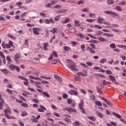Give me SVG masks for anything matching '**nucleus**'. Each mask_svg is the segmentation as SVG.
Wrapping results in <instances>:
<instances>
[{
  "label": "nucleus",
  "instance_id": "obj_1",
  "mask_svg": "<svg viewBox=\"0 0 126 126\" xmlns=\"http://www.w3.org/2000/svg\"><path fill=\"white\" fill-rule=\"evenodd\" d=\"M4 113L5 117L8 120H15V117L8 115V114L11 115V110L10 109H5Z\"/></svg>",
  "mask_w": 126,
  "mask_h": 126
},
{
  "label": "nucleus",
  "instance_id": "obj_2",
  "mask_svg": "<svg viewBox=\"0 0 126 126\" xmlns=\"http://www.w3.org/2000/svg\"><path fill=\"white\" fill-rule=\"evenodd\" d=\"M67 67L72 70V71H78V69L76 68V65L75 64H70L67 65Z\"/></svg>",
  "mask_w": 126,
  "mask_h": 126
},
{
  "label": "nucleus",
  "instance_id": "obj_3",
  "mask_svg": "<svg viewBox=\"0 0 126 126\" xmlns=\"http://www.w3.org/2000/svg\"><path fill=\"white\" fill-rule=\"evenodd\" d=\"M83 105H84V102L83 101V100H81L80 103L79 104V108L80 110H81V111L82 112V113L85 115L86 112H85V109H83Z\"/></svg>",
  "mask_w": 126,
  "mask_h": 126
},
{
  "label": "nucleus",
  "instance_id": "obj_4",
  "mask_svg": "<svg viewBox=\"0 0 126 126\" xmlns=\"http://www.w3.org/2000/svg\"><path fill=\"white\" fill-rule=\"evenodd\" d=\"M112 114L116 117V118H118V119H120L122 123H124V124H126V121L125 120V119L123 118V117H122V116H121L119 114L115 112H112Z\"/></svg>",
  "mask_w": 126,
  "mask_h": 126
},
{
  "label": "nucleus",
  "instance_id": "obj_5",
  "mask_svg": "<svg viewBox=\"0 0 126 126\" xmlns=\"http://www.w3.org/2000/svg\"><path fill=\"white\" fill-rule=\"evenodd\" d=\"M42 31V30L38 28H33L32 29V32L35 35H40V32Z\"/></svg>",
  "mask_w": 126,
  "mask_h": 126
},
{
  "label": "nucleus",
  "instance_id": "obj_6",
  "mask_svg": "<svg viewBox=\"0 0 126 126\" xmlns=\"http://www.w3.org/2000/svg\"><path fill=\"white\" fill-rule=\"evenodd\" d=\"M105 14H109L110 15H114V16H119V14L117 12H113L111 11H105L104 12Z\"/></svg>",
  "mask_w": 126,
  "mask_h": 126
},
{
  "label": "nucleus",
  "instance_id": "obj_7",
  "mask_svg": "<svg viewBox=\"0 0 126 126\" xmlns=\"http://www.w3.org/2000/svg\"><path fill=\"white\" fill-rule=\"evenodd\" d=\"M63 112H64V111H67V112H69V113L76 112V109H72L70 107H66L65 108L63 109Z\"/></svg>",
  "mask_w": 126,
  "mask_h": 126
},
{
  "label": "nucleus",
  "instance_id": "obj_8",
  "mask_svg": "<svg viewBox=\"0 0 126 126\" xmlns=\"http://www.w3.org/2000/svg\"><path fill=\"white\" fill-rule=\"evenodd\" d=\"M47 110V108L46 107L43 106L42 105H40V108H38L37 109L38 112L39 113H44L45 111Z\"/></svg>",
  "mask_w": 126,
  "mask_h": 126
},
{
  "label": "nucleus",
  "instance_id": "obj_9",
  "mask_svg": "<svg viewBox=\"0 0 126 126\" xmlns=\"http://www.w3.org/2000/svg\"><path fill=\"white\" fill-rule=\"evenodd\" d=\"M109 78L110 80H111L112 82H113V83H114L115 84H117V85H119L118 83L116 82V78L115 77V76H112V75H110L109 76Z\"/></svg>",
  "mask_w": 126,
  "mask_h": 126
},
{
  "label": "nucleus",
  "instance_id": "obj_10",
  "mask_svg": "<svg viewBox=\"0 0 126 126\" xmlns=\"http://www.w3.org/2000/svg\"><path fill=\"white\" fill-rule=\"evenodd\" d=\"M77 74L78 76H80V75H81L82 76L85 77V76H87V71H85L84 73H82V72H77Z\"/></svg>",
  "mask_w": 126,
  "mask_h": 126
},
{
  "label": "nucleus",
  "instance_id": "obj_11",
  "mask_svg": "<svg viewBox=\"0 0 126 126\" xmlns=\"http://www.w3.org/2000/svg\"><path fill=\"white\" fill-rule=\"evenodd\" d=\"M68 93H69V94L71 95H75V96H77V95H78V93H77V92L73 90L69 91Z\"/></svg>",
  "mask_w": 126,
  "mask_h": 126
},
{
  "label": "nucleus",
  "instance_id": "obj_12",
  "mask_svg": "<svg viewBox=\"0 0 126 126\" xmlns=\"http://www.w3.org/2000/svg\"><path fill=\"white\" fill-rule=\"evenodd\" d=\"M53 55L56 58H58V53L56 51H53L52 54H51L50 57L48 58V60H52L53 59Z\"/></svg>",
  "mask_w": 126,
  "mask_h": 126
},
{
  "label": "nucleus",
  "instance_id": "obj_13",
  "mask_svg": "<svg viewBox=\"0 0 126 126\" xmlns=\"http://www.w3.org/2000/svg\"><path fill=\"white\" fill-rule=\"evenodd\" d=\"M68 22H70V18H66L64 21L62 22L63 24H66V23H68Z\"/></svg>",
  "mask_w": 126,
  "mask_h": 126
},
{
  "label": "nucleus",
  "instance_id": "obj_14",
  "mask_svg": "<svg viewBox=\"0 0 126 126\" xmlns=\"http://www.w3.org/2000/svg\"><path fill=\"white\" fill-rule=\"evenodd\" d=\"M43 50L44 51H48V47H49V44L47 43H43Z\"/></svg>",
  "mask_w": 126,
  "mask_h": 126
},
{
  "label": "nucleus",
  "instance_id": "obj_15",
  "mask_svg": "<svg viewBox=\"0 0 126 126\" xmlns=\"http://www.w3.org/2000/svg\"><path fill=\"white\" fill-rule=\"evenodd\" d=\"M88 51L90 52L91 54H95V51L93 50V48H91L90 47H88L87 48Z\"/></svg>",
  "mask_w": 126,
  "mask_h": 126
},
{
  "label": "nucleus",
  "instance_id": "obj_16",
  "mask_svg": "<svg viewBox=\"0 0 126 126\" xmlns=\"http://www.w3.org/2000/svg\"><path fill=\"white\" fill-rule=\"evenodd\" d=\"M90 99L91 100V101H93L94 102L96 101V97L94 94H92L91 95H90Z\"/></svg>",
  "mask_w": 126,
  "mask_h": 126
},
{
  "label": "nucleus",
  "instance_id": "obj_17",
  "mask_svg": "<svg viewBox=\"0 0 126 126\" xmlns=\"http://www.w3.org/2000/svg\"><path fill=\"white\" fill-rule=\"evenodd\" d=\"M29 77H30L31 79H34V80H41L40 78L36 77L33 76H29Z\"/></svg>",
  "mask_w": 126,
  "mask_h": 126
},
{
  "label": "nucleus",
  "instance_id": "obj_18",
  "mask_svg": "<svg viewBox=\"0 0 126 126\" xmlns=\"http://www.w3.org/2000/svg\"><path fill=\"white\" fill-rule=\"evenodd\" d=\"M54 78L57 79V80H58V81H60V82H62V78L59 76L58 75H54Z\"/></svg>",
  "mask_w": 126,
  "mask_h": 126
},
{
  "label": "nucleus",
  "instance_id": "obj_19",
  "mask_svg": "<svg viewBox=\"0 0 126 126\" xmlns=\"http://www.w3.org/2000/svg\"><path fill=\"white\" fill-rule=\"evenodd\" d=\"M95 114H96V115L99 117V118H100L101 119H103V114H102V113L99 111H96Z\"/></svg>",
  "mask_w": 126,
  "mask_h": 126
},
{
  "label": "nucleus",
  "instance_id": "obj_20",
  "mask_svg": "<svg viewBox=\"0 0 126 126\" xmlns=\"http://www.w3.org/2000/svg\"><path fill=\"white\" fill-rule=\"evenodd\" d=\"M104 19L103 18H102L101 17H98L97 19V22L98 23H100V24H102L103 23V21H104Z\"/></svg>",
  "mask_w": 126,
  "mask_h": 126
},
{
  "label": "nucleus",
  "instance_id": "obj_21",
  "mask_svg": "<svg viewBox=\"0 0 126 126\" xmlns=\"http://www.w3.org/2000/svg\"><path fill=\"white\" fill-rule=\"evenodd\" d=\"M18 59H20V55L16 54L15 55L14 61H15L16 62H18Z\"/></svg>",
  "mask_w": 126,
  "mask_h": 126
},
{
  "label": "nucleus",
  "instance_id": "obj_22",
  "mask_svg": "<svg viewBox=\"0 0 126 126\" xmlns=\"http://www.w3.org/2000/svg\"><path fill=\"white\" fill-rule=\"evenodd\" d=\"M15 66L14 64H11L9 66V68L10 70L14 71L15 69Z\"/></svg>",
  "mask_w": 126,
  "mask_h": 126
},
{
  "label": "nucleus",
  "instance_id": "obj_23",
  "mask_svg": "<svg viewBox=\"0 0 126 126\" xmlns=\"http://www.w3.org/2000/svg\"><path fill=\"white\" fill-rule=\"evenodd\" d=\"M98 40H99L100 42H108V40L104 38L98 37Z\"/></svg>",
  "mask_w": 126,
  "mask_h": 126
},
{
  "label": "nucleus",
  "instance_id": "obj_24",
  "mask_svg": "<svg viewBox=\"0 0 126 126\" xmlns=\"http://www.w3.org/2000/svg\"><path fill=\"white\" fill-rule=\"evenodd\" d=\"M74 81H81V78L79 76L75 75V78H74Z\"/></svg>",
  "mask_w": 126,
  "mask_h": 126
},
{
  "label": "nucleus",
  "instance_id": "obj_25",
  "mask_svg": "<svg viewBox=\"0 0 126 126\" xmlns=\"http://www.w3.org/2000/svg\"><path fill=\"white\" fill-rule=\"evenodd\" d=\"M88 119L91 120V121H93V122H95L96 121V118L94 116H88Z\"/></svg>",
  "mask_w": 126,
  "mask_h": 126
},
{
  "label": "nucleus",
  "instance_id": "obj_26",
  "mask_svg": "<svg viewBox=\"0 0 126 126\" xmlns=\"http://www.w3.org/2000/svg\"><path fill=\"white\" fill-rule=\"evenodd\" d=\"M40 116L38 115L37 117L36 118V119L35 118H34L32 120L33 122V123H38V120H39V119H40Z\"/></svg>",
  "mask_w": 126,
  "mask_h": 126
},
{
  "label": "nucleus",
  "instance_id": "obj_27",
  "mask_svg": "<svg viewBox=\"0 0 126 126\" xmlns=\"http://www.w3.org/2000/svg\"><path fill=\"white\" fill-rule=\"evenodd\" d=\"M74 25L75 26H78V27H80V23L77 20H74Z\"/></svg>",
  "mask_w": 126,
  "mask_h": 126
},
{
  "label": "nucleus",
  "instance_id": "obj_28",
  "mask_svg": "<svg viewBox=\"0 0 126 126\" xmlns=\"http://www.w3.org/2000/svg\"><path fill=\"white\" fill-rule=\"evenodd\" d=\"M103 34L104 36H106V37H113V36H114V34H112V33H104Z\"/></svg>",
  "mask_w": 126,
  "mask_h": 126
},
{
  "label": "nucleus",
  "instance_id": "obj_29",
  "mask_svg": "<svg viewBox=\"0 0 126 126\" xmlns=\"http://www.w3.org/2000/svg\"><path fill=\"white\" fill-rule=\"evenodd\" d=\"M61 15H59L56 16L55 18H54V20L55 21H59V20H60V19H61Z\"/></svg>",
  "mask_w": 126,
  "mask_h": 126
},
{
  "label": "nucleus",
  "instance_id": "obj_30",
  "mask_svg": "<svg viewBox=\"0 0 126 126\" xmlns=\"http://www.w3.org/2000/svg\"><path fill=\"white\" fill-rule=\"evenodd\" d=\"M107 4L109 5H111V4H114V0H106Z\"/></svg>",
  "mask_w": 126,
  "mask_h": 126
},
{
  "label": "nucleus",
  "instance_id": "obj_31",
  "mask_svg": "<svg viewBox=\"0 0 126 126\" xmlns=\"http://www.w3.org/2000/svg\"><path fill=\"white\" fill-rule=\"evenodd\" d=\"M96 34H97V35H98L99 36H100V35L104 36V33L103 32H102L101 31H98L96 32Z\"/></svg>",
  "mask_w": 126,
  "mask_h": 126
},
{
  "label": "nucleus",
  "instance_id": "obj_32",
  "mask_svg": "<svg viewBox=\"0 0 126 126\" xmlns=\"http://www.w3.org/2000/svg\"><path fill=\"white\" fill-rule=\"evenodd\" d=\"M0 71L3 72L4 74H7L8 73V71L6 69H1Z\"/></svg>",
  "mask_w": 126,
  "mask_h": 126
},
{
  "label": "nucleus",
  "instance_id": "obj_33",
  "mask_svg": "<svg viewBox=\"0 0 126 126\" xmlns=\"http://www.w3.org/2000/svg\"><path fill=\"white\" fill-rule=\"evenodd\" d=\"M55 1H53L51 3H47L45 5V7H50L51 5H53V4H54Z\"/></svg>",
  "mask_w": 126,
  "mask_h": 126
},
{
  "label": "nucleus",
  "instance_id": "obj_34",
  "mask_svg": "<svg viewBox=\"0 0 126 126\" xmlns=\"http://www.w3.org/2000/svg\"><path fill=\"white\" fill-rule=\"evenodd\" d=\"M107 62V59L106 58H103L101 60H100L99 63L103 64L104 63H106Z\"/></svg>",
  "mask_w": 126,
  "mask_h": 126
},
{
  "label": "nucleus",
  "instance_id": "obj_35",
  "mask_svg": "<svg viewBox=\"0 0 126 126\" xmlns=\"http://www.w3.org/2000/svg\"><path fill=\"white\" fill-rule=\"evenodd\" d=\"M18 78H20V79H21L22 80H25V81H28V79L25 78L24 76H19Z\"/></svg>",
  "mask_w": 126,
  "mask_h": 126
},
{
  "label": "nucleus",
  "instance_id": "obj_36",
  "mask_svg": "<svg viewBox=\"0 0 126 126\" xmlns=\"http://www.w3.org/2000/svg\"><path fill=\"white\" fill-rule=\"evenodd\" d=\"M57 31H58V28H53V30L50 31V32H52L53 34H55Z\"/></svg>",
  "mask_w": 126,
  "mask_h": 126
},
{
  "label": "nucleus",
  "instance_id": "obj_37",
  "mask_svg": "<svg viewBox=\"0 0 126 126\" xmlns=\"http://www.w3.org/2000/svg\"><path fill=\"white\" fill-rule=\"evenodd\" d=\"M76 36L80 37V38H81V39H84V35H83V34L81 33H77Z\"/></svg>",
  "mask_w": 126,
  "mask_h": 126
},
{
  "label": "nucleus",
  "instance_id": "obj_38",
  "mask_svg": "<svg viewBox=\"0 0 126 126\" xmlns=\"http://www.w3.org/2000/svg\"><path fill=\"white\" fill-rule=\"evenodd\" d=\"M95 104L97 106H99V107H102V103L101 102L99 101H95Z\"/></svg>",
  "mask_w": 126,
  "mask_h": 126
},
{
  "label": "nucleus",
  "instance_id": "obj_39",
  "mask_svg": "<svg viewBox=\"0 0 126 126\" xmlns=\"http://www.w3.org/2000/svg\"><path fill=\"white\" fill-rule=\"evenodd\" d=\"M109 47L111 49H116V44L115 43H111L110 44Z\"/></svg>",
  "mask_w": 126,
  "mask_h": 126
},
{
  "label": "nucleus",
  "instance_id": "obj_40",
  "mask_svg": "<svg viewBox=\"0 0 126 126\" xmlns=\"http://www.w3.org/2000/svg\"><path fill=\"white\" fill-rule=\"evenodd\" d=\"M115 9L118 11H122L123 10V9L119 6H116Z\"/></svg>",
  "mask_w": 126,
  "mask_h": 126
},
{
  "label": "nucleus",
  "instance_id": "obj_41",
  "mask_svg": "<svg viewBox=\"0 0 126 126\" xmlns=\"http://www.w3.org/2000/svg\"><path fill=\"white\" fill-rule=\"evenodd\" d=\"M0 56L3 60H4L5 59V56H4V54L2 53V52L0 51Z\"/></svg>",
  "mask_w": 126,
  "mask_h": 126
},
{
  "label": "nucleus",
  "instance_id": "obj_42",
  "mask_svg": "<svg viewBox=\"0 0 126 126\" xmlns=\"http://www.w3.org/2000/svg\"><path fill=\"white\" fill-rule=\"evenodd\" d=\"M108 28H113L114 27H119V25L117 24H112L111 26L107 27Z\"/></svg>",
  "mask_w": 126,
  "mask_h": 126
},
{
  "label": "nucleus",
  "instance_id": "obj_43",
  "mask_svg": "<svg viewBox=\"0 0 126 126\" xmlns=\"http://www.w3.org/2000/svg\"><path fill=\"white\" fill-rule=\"evenodd\" d=\"M8 37L9 38H10L11 39H12V40H15V39H16V37L13 36L11 34H8L7 35Z\"/></svg>",
  "mask_w": 126,
  "mask_h": 126
},
{
  "label": "nucleus",
  "instance_id": "obj_44",
  "mask_svg": "<svg viewBox=\"0 0 126 126\" xmlns=\"http://www.w3.org/2000/svg\"><path fill=\"white\" fill-rule=\"evenodd\" d=\"M42 94L43 95H44V96H46V97H47V98H50V94H48V93L44 92L42 93Z\"/></svg>",
  "mask_w": 126,
  "mask_h": 126
},
{
  "label": "nucleus",
  "instance_id": "obj_45",
  "mask_svg": "<svg viewBox=\"0 0 126 126\" xmlns=\"http://www.w3.org/2000/svg\"><path fill=\"white\" fill-rule=\"evenodd\" d=\"M70 49V48H69V47H67V46L63 47V50H65L66 52L69 51Z\"/></svg>",
  "mask_w": 126,
  "mask_h": 126
},
{
  "label": "nucleus",
  "instance_id": "obj_46",
  "mask_svg": "<svg viewBox=\"0 0 126 126\" xmlns=\"http://www.w3.org/2000/svg\"><path fill=\"white\" fill-rule=\"evenodd\" d=\"M94 28H97V29H102V27L99 26L98 25H94Z\"/></svg>",
  "mask_w": 126,
  "mask_h": 126
},
{
  "label": "nucleus",
  "instance_id": "obj_47",
  "mask_svg": "<svg viewBox=\"0 0 126 126\" xmlns=\"http://www.w3.org/2000/svg\"><path fill=\"white\" fill-rule=\"evenodd\" d=\"M96 90L98 93H99V94H102V91L101 89H100V88L96 87Z\"/></svg>",
  "mask_w": 126,
  "mask_h": 126
},
{
  "label": "nucleus",
  "instance_id": "obj_48",
  "mask_svg": "<svg viewBox=\"0 0 126 126\" xmlns=\"http://www.w3.org/2000/svg\"><path fill=\"white\" fill-rule=\"evenodd\" d=\"M86 21L87 22H93V21H95V19H87V20H86Z\"/></svg>",
  "mask_w": 126,
  "mask_h": 126
},
{
  "label": "nucleus",
  "instance_id": "obj_49",
  "mask_svg": "<svg viewBox=\"0 0 126 126\" xmlns=\"http://www.w3.org/2000/svg\"><path fill=\"white\" fill-rule=\"evenodd\" d=\"M87 35L88 36H89L90 37H91V38H92L93 39H94L95 40H97V38L95 36H93L89 33H88Z\"/></svg>",
  "mask_w": 126,
  "mask_h": 126
},
{
  "label": "nucleus",
  "instance_id": "obj_50",
  "mask_svg": "<svg viewBox=\"0 0 126 126\" xmlns=\"http://www.w3.org/2000/svg\"><path fill=\"white\" fill-rule=\"evenodd\" d=\"M22 107H25L26 108H28V104L26 103H23L21 104Z\"/></svg>",
  "mask_w": 126,
  "mask_h": 126
},
{
  "label": "nucleus",
  "instance_id": "obj_51",
  "mask_svg": "<svg viewBox=\"0 0 126 126\" xmlns=\"http://www.w3.org/2000/svg\"><path fill=\"white\" fill-rule=\"evenodd\" d=\"M112 30V31H114V32H117V33H122V31H120L119 30L113 29Z\"/></svg>",
  "mask_w": 126,
  "mask_h": 126
},
{
  "label": "nucleus",
  "instance_id": "obj_52",
  "mask_svg": "<svg viewBox=\"0 0 126 126\" xmlns=\"http://www.w3.org/2000/svg\"><path fill=\"white\" fill-rule=\"evenodd\" d=\"M70 44L73 45V47H74V46H76V45H77V42H76V41H71Z\"/></svg>",
  "mask_w": 126,
  "mask_h": 126
},
{
  "label": "nucleus",
  "instance_id": "obj_53",
  "mask_svg": "<svg viewBox=\"0 0 126 126\" xmlns=\"http://www.w3.org/2000/svg\"><path fill=\"white\" fill-rule=\"evenodd\" d=\"M3 104H4V103H2L1 101L0 102V110H2V108H3Z\"/></svg>",
  "mask_w": 126,
  "mask_h": 126
},
{
  "label": "nucleus",
  "instance_id": "obj_54",
  "mask_svg": "<svg viewBox=\"0 0 126 126\" xmlns=\"http://www.w3.org/2000/svg\"><path fill=\"white\" fill-rule=\"evenodd\" d=\"M32 101L33 103H36V104H39V100L37 99H33Z\"/></svg>",
  "mask_w": 126,
  "mask_h": 126
},
{
  "label": "nucleus",
  "instance_id": "obj_55",
  "mask_svg": "<svg viewBox=\"0 0 126 126\" xmlns=\"http://www.w3.org/2000/svg\"><path fill=\"white\" fill-rule=\"evenodd\" d=\"M6 92L7 93H8L9 94H12L13 92L12 91L9 90V89H6Z\"/></svg>",
  "mask_w": 126,
  "mask_h": 126
},
{
  "label": "nucleus",
  "instance_id": "obj_56",
  "mask_svg": "<svg viewBox=\"0 0 126 126\" xmlns=\"http://www.w3.org/2000/svg\"><path fill=\"white\" fill-rule=\"evenodd\" d=\"M27 115H28L27 114V112L26 111H24L22 113V117H25V116H27Z\"/></svg>",
  "mask_w": 126,
  "mask_h": 126
},
{
  "label": "nucleus",
  "instance_id": "obj_57",
  "mask_svg": "<svg viewBox=\"0 0 126 126\" xmlns=\"http://www.w3.org/2000/svg\"><path fill=\"white\" fill-rule=\"evenodd\" d=\"M45 23L46 24H50V21L49 19H46L45 20Z\"/></svg>",
  "mask_w": 126,
  "mask_h": 126
},
{
  "label": "nucleus",
  "instance_id": "obj_58",
  "mask_svg": "<svg viewBox=\"0 0 126 126\" xmlns=\"http://www.w3.org/2000/svg\"><path fill=\"white\" fill-rule=\"evenodd\" d=\"M81 48L82 49L83 52H85V45L84 44H82Z\"/></svg>",
  "mask_w": 126,
  "mask_h": 126
},
{
  "label": "nucleus",
  "instance_id": "obj_59",
  "mask_svg": "<svg viewBox=\"0 0 126 126\" xmlns=\"http://www.w3.org/2000/svg\"><path fill=\"white\" fill-rule=\"evenodd\" d=\"M64 121L66 123H70V119H69V118H65L64 119Z\"/></svg>",
  "mask_w": 126,
  "mask_h": 126
},
{
  "label": "nucleus",
  "instance_id": "obj_60",
  "mask_svg": "<svg viewBox=\"0 0 126 126\" xmlns=\"http://www.w3.org/2000/svg\"><path fill=\"white\" fill-rule=\"evenodd\" d=\"M106 73H107V74H113V72H112L110 70H107L106 71Z\"/></svg>",
  "mask_w": 126,
  "mask_h": 126
},
{
  "label": "nucleus",
  "instance_id": "obj_61",
  "mask_svg": "<svg viewBox=\"0 0 126 126\" xmlns=\"http://www.w3.org/2000/svg\"><path fill=\"white\" fill-rule=\"evenodd\" d=\"M72 103V100L71 99L68 98L67 99V103L69 104V105H70Z\"/></svg>",
  "mask_w": 126,
  "mask_h": 126
},
{
  "label": "nucleus",
  "instance_id": "obj_62",
  "mask_svg": "<svg viewBox=\"0 0 126 126\" xmlns=\"http://www.w3.org/2000/svg\"><path fill=\"white\" fill-rule=\"evenodd\" d=\"M87 65H88L89 66H92V63L90 62H87L86 63Z\"/></svg>",
  "mask_w": 126,
  "mask_h": 126
},
{
  "label": "nucleus",
  "instance_id": "obj_63",
  "mask_svg": "<svg viewBox=\"0 0 126 126\" xmlns=\"http://www.w3.org/2000/svg\"><path fill=\"white\" fill-rule=\"evenodd\" d=\"M15 69H16V70H17L18 72L20 71V68L18 66H15Z\"/></svg>",
  "mask_w": 126,
  "mask_h": 126
},
{
  "label": "nucleus",
  "instance_id": "obj_64",
  "mask_svg": "<svg viewBox=\"0 0 126 126\" xmlns=\"http://www.w3.org/2000/svg\"><path fill=\"white\" fill-rule=\"evenodd\" d=\"M106 103V104H107V105H109V106H110V107H112L113 106V104H112V103L110 101L107 100Z\"/></svg>",
  "mask_w": 126,
  "mask_h": 126
}]
</instances>
